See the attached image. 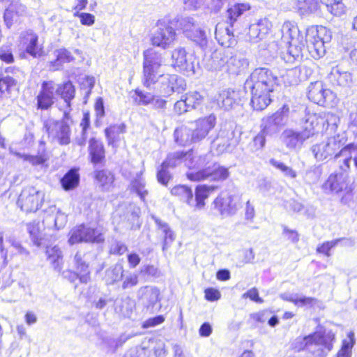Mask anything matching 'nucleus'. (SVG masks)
I'll return each mask as SVG.
<instances>
[{"label": "nucleus", "mask_w": 357, "mask_h": 357, "mask_svg": "<svg viewBox=\"0 0 357 357\" xmlns=\"http://www.w3.org/2000/svg\"><path fill=\"white\" fill-rule=\"evenodd\" d=\"M328 79L333 85L347 86L352 84L353 76L342 66L337 65L332 67Z\"/></svg>", "instance_id": "4be33fe9"}, {"label": "nucleus", "mask_w": 357, "mask_h": 357, "mask_svg": "<svg viewBox=\"0 0 357 357\" xmlns=\"http://www.w3.org/2000/svg\"><path fill=\"white\" fill-rule=\"evenodd\" d=\"M305 70L304 67H295L287 70L281 75V78L285 84L295 85L305 78L303 75V71Z\"/></svg>", "instance_id": "f704fd0d"}, {"label": "nucleus", "mask_w": 357, "mask_h": 357, "mask_svg": "<svg viewBox=\"0 0 357 357\" xmlns=\"http://www.w3.org/2000/svg\"><path fill=\"white\" fill-rule=\"evenodd\" d=\"M307 97L310 101L321 106L333 107L337 103L335 94L325 89L320 81L310 83L307 88Z\"/></svg>", "instance_id": "9b49d317"}, {"label": "nucleus", "mask_w": 357, "mask_h": 357, "mask_svg": "<svg viewBox=\"0 0 357 357\" xmlns=\"http://www.w3.org/2000/svg\"><path fill=\"white\" fill-rule=\"evenodd\" d=\"M73 123L69 110H64L61 120L49 119L44 122V128L49 137L56 140L61 145L70 142V124Z\"/></svg>", "instance_id": "423d86ee"}, {"label": "nucleus", "mask_w": 357, "mask_h": 357, "mask_svg": "<svg viewBox=\"0 0 357 357\" xmlns=\"http://www.w3.org/2000/svg\"><path fill=\"white\" fill-rule=\"evenodd\" d=\"M212 158L213 155L210 153L198 154L195 153L192 149H190L185 160V166L190 169H195L199 171L211 165Z\"/></svg>", "instance_id": "412c9836"}, {"label": "nucleus", "mask_w": 357, "mask_h": 357, "mask_svg": "<svg viewBox=\"0 0 357 357\" xmlns=\"http://www.w3.org/2000/svg\"><path fill=\"white\" fill-rule=\"evenodd\" d=\"M197 23L190 17H182L178 20V27L183 31L186 37L192 36V32L196 28Z\"/></svg>", "instance_id": "13d9d810"}, {"label": "nucleus", "mask_w": 357, "mask_h": 357, "mask_svg": "<svg viewBox=\"0 0 357 357\" xmlns=\"http://www.w3.org/2000/svg\"><path fill=\"white\" fill-rule=\"evenodd\" d=\"M338 155H342L343 162L340 165L342 172H348L350 169L351 161L353 159L357 169V144L349 143L340 150Z\"/></svg>", "instance_id": "bb28decb"}, {"label": "nucleus", "mask_w": 357, "mask_h": 357, "mask_svg": "<svg viewBox=\"0 0 357 357\" xmlns=\"http://www.w3.org/2000/svg\"><path fill=\"white\" fill-rule=\"evenodd\" d=\"M174 138L178 146H185L195 143L188 126H181L175 129Z\"/></svg>", "instance_id": "c9c22d12"}, {"label": "nucleus", "mask_w": 357, "mask_h": 357, "mask_svg": "<svg viewBox=\"0 0 357 357\" xmlns=\"http://www.w3.org/2000/svg\"><path fill=\"white\" fill-rule=\"evenodd\" d=\"M322 174L321 165H312L305 172L303 178L307 184L317 183Z\"/></svg>", "instance_id": "8fccbe9b"}, {"label": "nucleus", "mask_w": 357, "mask_h": 357, "mask_svg": "<svg viewBox=\"0 0 357 357\" xmlns=\"http://www.w3.org/2000/svg\"><path fill=\"white\" fill-rule=\"evenodd\" d=\"M152 219L157 225V229L163 235L162 250H167L175 239V235L169 225L160 218L152 215Z\"/></svg>", "instance_id": "c756f323"}, {"label": "nucleus", "mask_w": 357, "mask_h": 357, "mask_svg": "<svg viewBox=\"0 0 357 357\" xmlns=\"http://www.w3.org/2000/svg\"><path fill=\"white\" fill-rule=\"evenodd\" d=\"M213 204L222 216L234 215L240 206L238 197L229 194H220Z\"/></svg>", "instance_id": "f3484780"}, {"label": "nucleus", "mask_w": 357, "mask_h": 357, "mask_svg": "<svg viewBox=\"0 0 357 357\" xmlns=\"http://www.w3.org/2000/svg\"><path fill=\"white\" fill-rule=\"evenodd\" d=\"M74 260L79 273L71 271H66L63 272V276L73 283L77 279L79 280L81 283H88L90 280V272L88 264L82 260L79 252L76 253Z\"/></svg>", "instance_id": "6ab92c4d"}, {"label": "nucleus", "mask_w": 357, "mask_h": 357, "mask_svg": "<svg viewBox=\"0 0 357 357\" xmlns=\"http://www.w3.org/2000/svg\"><path fill=\"white\" fill-rule=\"evenodd\" d=\"M249 62L247 59L241 55L227 56V65L226 73L238 75L248 67Z\"/></svg>", "instance_id": "c85d7f7f"}, {"label": "nucleus", "mask_w": 357, "mask_h": 357, "mask_svg": "<svg viewBox=\"0 0 357 357\" xmlns=\"http://www.w3.org/2000/svg\"><path fill=\"white\" fill-rule=\"evenodd\" d=\"M171 194L178 197L185 201L188 205H194L193 192L190 188L184 185H178L171 190Z\"/></svg>", "instance_id": "79ce46f5"}, {"label": "nucleus", "mask_w": 357, "mask_h": 357, "mask_svg": "<svg viewBox=\"0 0 357 357\" xmlns=\"http://www.w3.org/2000/svg\"><path fill=\"white\" fill-rule=\"evenodd\" d=\"M319 118L315 114L306 115L303 128L296 130L285 129L280 135L282 144L289 151H300L305 142L314 135V128L319 123Z\"/></svg>", "instance_id": "f03ea898"}, {"label": "nucleus", "mask_w": 357, "mask_h": 357, "mask_svg": "<svg viewBox=\"0 0 357 357\" xmlns=\"http://www.w3.org/2000/svg\"><path fill=\"white\" fill-rule=\"evenodd\" d=\"M326 5L328 11L335 16H340L344 13V6L342 0H321Z\"/></svg>", "instance_id": "603ef678"}, {"label": "nucleus", "mask_w": 357, "mask_h": 357, "mask_svg": "<svg viewBox=\"0 0 357 357\" xmlns=\"http://www.w3.org/2000/svg\"><path fill=\"white\" fill-rule=\"evenodd\" d=\"M123 267L120 264H116L105 271V280L108 284H113L123 278Z\"/></svg>", "instance_id": "a18cd8bd"}, {"label": "nucleus", "mask_w": 357, "mask_h": 357, "mask_svg": "<svg viewBox=\"0 0 357 357\" xmlns=\"http://www.w3.org/2000/svg\"><path fill=\"white\" fill-rule=\"evenodd\" d=\"M89 155L93 164H98L105 158V149L101 142L92 138L89 141Z\"/></svg>", "instance_id": "4c0bfd02"}, {"label": "nucleus", "mask_w": 357, "mask_h": 357, "mask_svg": "<svg viewBox=\"0 0 357 357\" xmlns=\"http://www.w3.org/2000/svg\"><path fill=\"white\" fill-rule=\"evenodd\" d=\"M125 132L126 126L124 123L111 126L105 130L109 144L113 143L120 134L124 133Z\"/></svg>", "instance_id": "6e6d98bb"}, {"label": "nucleus", "mask_w": 357, "mask_h": 357, "mask_svg": "<svg viewBox=\"0 0 357 357\" xmlns=\"http://www.w3.org/2000/svg\"><path fill=\"white\" fill-rule=\"evenodd\" d=\"M16 155L23 159L24 161L29 162L33 166L42 165L45 163L47 159L43 155H31L27 154H22L16 153Z\"/></svg>", "instance_id": "69168bd1"}, {"label": "nucleus", "mask_w": 357, "mask_h": 357, "mask_svg": "<svg viewBox=\"0 0 357 357\" xmlns=\"http://www.w3.org/2000/svg\"><path fill=\"white\" fill-rule=\"evenodd\" d=\"M55 53L56 59L50 62V66L53 70L59 69L63 63H70L74 60L71 52L65 48L57 50Z\"/></svg>", "instance_id": "c03bdc74"}, {"label": "nucleus", "mask_w": 357, "mask_h": 357, "mask_svg": "<svg viewBox=\"0 0 357 357\" xmlns=\"http://www.w3.org/2000/svg\"><path fill=\"white\" fill-rule=\"evenodd\" d=\"M15 84V79L9 76L0 79V99L10 94V87Z\"/></svg>", "instance_id": "0e129e2a"}, {"label": "nucleus", "mask_w": 357, "mask_h": 357, "mask_svg": "<svg viewBox=\"0 0 357 357\" xmlns=\"http://www.w3.org/2000/svg\"><path fill=\"white\" fill-rule=\"evenodd\" d=\"M172 59L174 68L188 74H195L194 57L188 54L183 47L176 48L172 54Z\"/></svg>", "instance_id": "a211bd4d"}, {"label": "nucleus", "mask_w": 357, "mask_h": 357, "mask_svg": "<svg viewBox=\"0 0 357 357\" xmlns=\"http://www.w3.org/2000/svg\"><path fill=\"white\" fill-rule=\"evenodd\" d=\"M215 35L216 40L222 46L229 47L236 42L233 31L228 26L224 27L218 24L215 27Z\"/></svg>", "instance_id": "473e14b6"}, {"label": "nucleus", "mask_w": 357, "mask_h": 357, "mask_svg": "<svg viewBox=\"0 0 357 357\" xmlns=\"http://www.w3.org/2000/svg\"><path fill=\"white\" fill-rule=\"evenodd\" d=\"M305 37L309 52L314 58H320L325 54V44L331 40L332 33L325 26H312L307 29Z\"/></svg>", "instance_id": "0eeeda50"}, {"label": "nucleus", "mask_w": 357, "mask_h": 357, "mask_svg": "<svg viewBox=\"0 0 357 357\" xmlns=\"http://www.w3.org/2000/svg\"><path fill=\"white\" fill-rule=\"evenodd\" d=\"M176 36V31L172 26L168 24L159 23L151 37V43L153 45L165 50L174 43Z\"/></svg>", "instance_id": "2eb2a0df"}, {"label": "nucleus", "mask_w": 357, "mask_h": 357, "mask_svg": "<svg viewBox=\"0 0 357 357\" xmlns=\"http://www.w3.org/2000/svg\"><path fill=\"white\" fill-rule=\"evenodd\" d=\"M347 138L340 134L327 137L321 142L310 147V151L317 161L330 160L333 158L340 159V150L345 146Z\"/></svg>", "instance_id": "20e7f679"}, {"label": "nucleus", "mask_w": 357, "mask_h": 357, "mask_svg": "<svg viewBox=\"0 0 357 357\" xmlns=\"http://www.w3.org/2000/svg\"><path fill=\"white\" fill-rule=\"evenodd\" d=\"M159 296L160 290L154 287L145 286L137 291V297L149 312H153L155 305L160 301Z\"/></svg>", "instance_id": "aec40b11"}, {"label": "nucleus", "mask_w": 357, "mask_h": 357, "mask_svg": "<svg viewBox=\"0 0 357 357\" xmlns=\"http://www.w3.org/2000/svg\"><path fill=\"white\" fill-rule=\"evenodd\" d=\"M24 43L26 45V52L33 58H38L43 54V48L38 45V36L29 30L22 34Z\"/></svg>", "instance_id": "a878e982"}, {"label": "nucleus", "mask_w": 357, "mask_h": 357, "mask_svg": "<svg viewBox=\"0 0 357 357\" xmlns=\"http://www.w3.org/2000/svg\"><path fill=\"white\" fill-rule=\"evenodd\" d=\"M251 91V105L255 110H263L271 102V93L273 91L262 90H250Z\"/></svg>", "instance_id": "cd10ccee"}, {"label": "nucleus", "mask_w": 357, "mask_h": 357, "mask_svg": "<svg viewBox=\"0 0 357 357\" xmlns=\"http://www.w3.org/2000/svg\"><path fill=\"white\" fill-rule=\"evenodd\" d=\"M343 241H345L347 243H353L352 241H351L350 239H346L343 238H336L331 241H326L323 243L321 245L317 247V252L319 253L324 254L327 257H330L331 249L335 247L340 242Z\"/></svg>", "instance_id": "4d7b16f0"}, {"label": "nucleus", "mask_w": 357, "mask_h": 357, "mask_svg": "<svg viewBox=\"0 0 357 357\" xmlns=\"http://www.w3.org/2000/svg\"><path fill=\"white\" fill-rule=\"evenodd\" d=\"M56 93L59 94L66 104L67 108L65 110L71 111V100L75 98V89L73 84L68 81L62 84H56Z\"/></svg>", "instance_id": "72a5a7b5"}, {"label": "nucleus", "mask_w": 357, "mask_h": 357, "mask_svg": "<svg viewBox=\"0 0 357 357\" xmlns=\"http://www.w3.org/2000/svg\"><path fill=\"white\" fill-rule=\"evenodd\" d=\"M46 254L54 268L60 272L63 264V255L60 248L57 246L48 247L46 250Z\"/></svg>", "instance_id": "37998d69"}, {"label": "nucleus", "mask_w": 357, "mask_h": 357, "mask_svg": "<svg viewBox=\"0 0 357 357\" xmlns=\"http://www.w3.org/2000/svg\"><path fill=\"white\" fill-rule=\"evenodd\" d=\"M188 153V151H178L173 153H170L167 155L166 159L163 161V162L161 165H162L163 167H166L167 168H174L181 163L185 164V160L187 158Z\"/></svg>", "instance_id": "ea45409f"}, {"label": "nucleus", "mask_w": 357, "mask_h": 357, "mask_svg": "<svg viewBox=\"0 0 357 357\" xmlns=\"http://www.w3.org/2000/svg\"><path fill=\"white\" fill-rule=\"evenodd\" d=\"M188 38L197 43L201 47L206 45L207 43L206 33L198 24L192 32V36H189Z\"/></svg>", "instance_id": "052dcab7"}, {"label": "nucleus", "mask_w": 357, "mask_h": 357, "mask_svg": "<svg viewBox=\"0 0 357 357\" xmlns=\"http://www.w3.org/2000/svg\"><path fill=\"white\" fill-rule=\"evenodd\" d=\"M234 132L231 130H220L217 137L213 141V147L215 149L218 154L223 153L231 150L234 146Z\"/></svg>", "instance_id": "5701e85b"}, {"label": "nucleus", "mask_w": 357, "mask_h": 357, "mask_svg": "<svg viewBox=\"0 0 357 357\" xmlns=\"http://www.w3.org/2000/svg\"><path fill=\"white\" fill-rule=\"evenodd\" d=\"M269 162L272 166L280 170L285 177L292 179L297 177L296 172L292 167L287 165L284 162L275 159H271Z\"/></svg>", "instance_id": "5fc2aeb1"}, {"label": "nucleus", "mask_w": 357, "mask_h": 357, "mask_svg": "<svg viewBox=\"0 0 357 357\" xmlns=\"http://www.w3.org/2000/svg\"><path fill=\"white\" fill-rule=\"evenodd\" d=\"M278 84L279 79L271 70L267 68H257L246 79L244 89L273 91Z\"/></svg>", "instance_id": "39448f33"}, {"label": "nucleus", "mask_w": 357, "mask_h": 357, "mask_svg": "<svg viewBox=\"0 0 357 357\" xmlns=\"http://www.w3.org/2000/svg\"><path fill=\"white\" fill-rule=\"evenodd\" d=\"M187 178L192 181H201L210 180L213 181H222L229 176V172L225 167L217 162H212L211 165L197 172H189L186 174Z\"/></svg>", "instance_id": "1a4fd4ad"}, {"label": "nucleus", "mask_w": 357, "mask_h": 357, "mask_svg": "<svg viewBox=\"0 0 357 357\" xmlns=\"http://www.w3.org/2000/svg\"><path fill=\"white\" fill-rule=\"evenodd\" d=\"M297 6L303 14L312 13L319 8L318 0H297Z\"/></svg>", "instance_id": "bf43d9fd"}, {"label": "nucleus", "mask_w": 357, "mask_h": 357, "mask_svg": "<svg viewBox=\"0 0 357 357\" xmlns=\"http://www.w3.org/2000/svg\"><path fill=\"white\" fill-rule=\"evenodd\" d=\"M240 101V91L230 89L222 91L217 98L218 106L225 110L232 109L235 105H238Z\"/></svg>", "instance_id": "393cba45"}, {"label": "nucleus", "mask_w": 357, "mask_h": 357, "mask_svg": "<svg viewBox=\"0 0 357 357\" xmlns=\"http://www.w3.org/2000/svg\"><path fill=\"white\" fill-rule=\"evenodd\" d=\"M355 342L354 333L350 331L347 335V337L343 340L342 347L338 351L336 357H351L352 348Z\"/></svg>", "instance_id": "49530a36"}, {"label": "nucleus", "mask_w": 357, "mask_h": 357, "mask_svg": "<svg viewBox=\"0 0 357 357\" xmlns=\"http://www.w3.org/2000/svg\"><path fill=\"white\" fill-rule=\"evenodd\" d=\"M227 65V55L222 50H216L208 61V68L212 71H225Z\"/></svg>", "instance_id": "7c9ffc66"}, {"label": "nucleus", "mask_w": 357, "mask_h": 357, "mask_svg": "<svg viewBox=\"0 0 357 357\" xmlns=\"http://www.w3.org/2000/svg\"><path fill=\"white\" fill-rule=\"evenodd\" d=\"M79 183V174L75 169H70L61 179L62 188L66 190L75 188Z\"/></svg>", "instance_id": "a19ab883"}, {"label": "nucleus", "mask_w": 357, "mask_h": 357, "mask_svg": "<svg viewBox=\"0 0 357 357\" xmlns=\"http://www.w3.org/2000/svg\"><path fill=\"white\" fill-rule=\"evenodd\" d=\"M133 101L137 105H148L151 104L154 100V95L149 92H145L139 89L134 91L131 95Z\"/></svg>", "instance_id": "3c124183"}, {"label": "nucleus", "mask_w": 357, "mask_h": 357, "mask_svg": "<svg viewBox=\"0 0 357 357\" xmlns=\"http://www.w3.org/2000/svg\"><path fill=\"white\" fill-rule=\"evenodd\" d=\"M282 39L289 44L287 52L284 55V60L287 63H293L301 58L302 50L306 43L305 38L301 34L300 30L294 22H284L281 28Z\"/></svg>", "instance_id": "7ed1b4c3"}, {"label": "nucleus", "mask_w": 357, "mask_h": 357, "mask_svg": "<svg viewBox=\"0 0 357 357\" xmlns=\"http://www.w3.org/2000/svg\"><path fill=\"white\" fill-rule=\"evenodd\" d=\"M203 97L197 91H190L185 94V100L190 109H194L202 102Z\"/></svg>", "instance_id": "e2e57ef3"}, {"label": "nucleus", "mask_w": 357, "mask_h": 357, "mask_svg": "<svg viewBox=\"0 0 357 357\" xmlns=\"http://www.w3.org/2000/svg\"><path fill=\"white\" fill-rule=\"evenodd\" d=\"M68 236V242L70 245L82 242L100 243L104 241L102 231L99 229L87 227L84 225L73 227Z\"/></svg>", "instance_id": "ddd939ff"}, {"label": "nucleus", "mask_w": 357, "mask_h": 357, "mask_svg": "<svg viewBox=\"0 0 357 357\" xmlns=\"http://www.w3.org/2000/svg\"><path fill=\"white\" fill-rule=\"evenodd\" d=\"M131 190L136 192L142 201H144L146 196L148 195V190L146 189V183L143 178L137 175L130 183Z\"/></svg>", "instance_id": "09e8293b"}, {"label": "nucleus", "mask_w": 357, "mask_h": 357, "mask_svg": "<svg viewBox=\"0 0 357 357\" xmlns=\"http://www.w3.org/2000/svg\"><path fill=\"white\" fill-rule=\"evenodd\" d=\"M282 298L287 301L291 302L298 306H310L312 307L317 303V300L312 297H300L293 294H283Z\"/></svg>", "instance_id": "de8ad7c7"}, {"label": "nucleus", "mask_w": 357, "mask_h": 357, "mask_svg": "<svg viewBox=\"0 0 357 357\" xmlns=\"http://www.w3.org/2000/svg\"><path fill=\"white\" fill-rule=\"evenodd\" d=\"M216 117L211 114L199 119L188 124L195 143L199 142L206 137L209 132L215 127Z\"/></svg>", "instance_id": "4468645a"}, {"label": "nucleus", "mask_w": 357, "mask_h": 357, "mask_svg": "<svg viewBox=\"0 0 357 357\" xmlns=\"http://www.w3.org/2000/svg\"><path fill=\"white\" fill-rule=\"evenodd\" d=\"M319 345L324 346V348L327 349L328 351L331 350L333 348V342L335 340V334L331 331L322 335L319 333Z\"/></svg>", "instance_id": "338daca9"}, {"label": "nucleus", "mask_w": 357, "mask_h": 357, "mask_svg": "<svg viewBox=\"0 0 357 357\" xmlns=\"http://www.w3.org/2000/svg\"><path fill=\"white\" fill-rule=\"evenodd\" d=\"M95 179L102 191H109L114 186V176L109 170L102 169L94 172Z\"/></svg>", "instance_id": "2f4dec72"}, {"label": "nucleus", "mask_w": 357, "mask_h": 357, "mask_svg": "<svg viewBox=\"0 0 357 357\" xmlns=\"http://www.w3.org/2000/svg\"><path fill=\"white\" fill-rule=\"evenodd\" d=\"M347 172L331 174L325 183L326 188H328L331 192L344 193V196L342 198V202L350 199L354 190V183L351 181Z\"/></svg>", "instance_id": "f8f14e48"}, {"label": "nucleus", "mask_w": 357, "mask_h": 357, "mask_svg": "<svg viewBox=\"0 0 357 357\" xmlns=\"http://www.w3.org/2000/svg\"><path fill=\"white\" fill-rule=\"evenodd\" d=\"M56 84L53 81H44L36 96L37 109L47 110L56 101Z\"/></svg>", "instance_id": "dca6fc26"}, {"label": "nucleus", "mask_w": 357, "mask_h": 357, "mask_svg": "<svg viewBox=\"0 0 357 357\" xmlns=\"http://www.w3.org/2000/svg\"><path fill=\"white\" fill-rule=\"evenodd\" d=\"M271 27L272 24L267 19L260 20L257 22L250 24L247 33L249 40L252 43H257L264 39Z\"/></svg>", "instance_id": "b1692460"}, {"label": "nucleus", "mask_w": 357, "mask_h": 357, "mask_svg": "<svg viewBox=\"0 0 357 357\" xmlns=\"http://www.w3.org/2000/svg\"><path fill=\"white\" fill-rule=\"evenodd\" d=\"M27 230L31 238L33 243L40 246L41 244V226L39 222H31L27 224Z\"/></svg>", "instance_id": "864d4df0"}, {"label": "nucleus", "mask_w": 357, "mask_h": 357, "mask_svg": "<svg viewBox=\"0 0 357 357\" xmlns=\"http://www.w3.org/2000/svg\"><path fill=\"white\" fill-rule=\"evenodd\" d=\"M213 186H208L206 185H199L195 189V199L194 200V205L197 209H202L205 206V199H206L210 193L214 190Z\"/></svg>", "instance_id": "e433bc0d"}, {"label": "nucleus", "mask_w": 357, "mask_h": 357, "mask_svg": "<svg viewBox=\"0 0 357 357\" xmlns=\"http://www.w3.org/2000/svg\"><path fill=\"white\" fill-rule=\"evenodd\" d=\"M250 6L248 3H236L227 10V23L233 27L238 17L248 11Z\"/></svg>", "instance_id": "58836bf2"}, {"label": "nucleus", "mask_w": 357, "mask_h": 357, "mask_svg": "<svg viewBox=\"0 0 357 357\" xmlns=\"http://www.w3.org/2000/svg\"><path fill=\"white\" fill-rule=\"evenodd\" d=\"M45 200V192L34 186H26L22 190L17 205L26 213L37 211L41 208Z\"/></svg>", "instance_id": "6e6552de"}, {"label": "nucleus", "mask_w": 357, "mask_h": 357, "mask_svg": "<svg viewBox=\"0 0 357 357\" xmlns=\"http://www.w3.org/2000/svg\"><path fill=\"white\" fill-rule=\"evenodd\" d=\"M139 282V276L137 273H130L127 274L123 281L122 288L127 289L136 286Z\"/></svg>", "instance_id": "774afa93"}, {"label": "nucleus", "mask_w": 357, "mask_h": 357, "mask_svg": "<svg viewBox=\"0 0 357 357\" xmlns=\"http://www.w3.org/2000/svg\"><path fill=\"white\" fill-rule=\"evenodd\" d=\"M266 136L267 135L264 134V132L261 130V132L252 139V142L249 144V148L252 153L261 150L264 148L266 143Z\"/></svg>", "instance_id": "680f3d73"}, {"label": "nucleus", "mask_w": 357, "mask_h": 357, "mask_svg": "<svg viewBox=\"0 0 357 357\" xmlns=\"http://www.w3.org/2000/svg\"><path fill=\"white\" fill-rule=\"evenodd\" d=\"M289 107L284 105L271 116L263 119L261 130L268 136L277 135L288 122Z\"/></svg>", "instance_id": "9d476101"}, {"label": "nucleus", "mask_w": 357, "mask_h": 357, "mask_svg": "<svg viewBox=\"0 0 357 357\" xmlns=\"http://www.w3.org/2000/svg\"><path fill=\"white\" fill-rule=\"evenodd\" d=\"M142 83L146 88L155 85V89L162 96L169 97L173 93H182L186 83L183 78L174 74H160L162 58L160 53L150 48L143 53Z\"/></svg>", "instance_id": "f257e3e1"}]
</instances>
